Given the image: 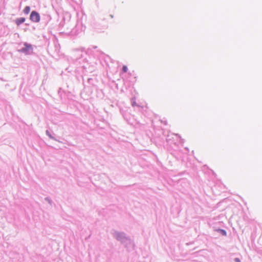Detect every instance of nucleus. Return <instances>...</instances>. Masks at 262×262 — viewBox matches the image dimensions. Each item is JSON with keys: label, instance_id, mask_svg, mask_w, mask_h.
I'll list each match as a JSON object with an SVG mask.
<instances>
[{"label": "nucleus", "instance_id": "1", "mask_svg": "<svg viewBox=\"0 0 262 262\" xmlns=\"http://www.w3.org/2000/svg\"><path fill=\"white\" fill-rule=\"evenodd\" d=\"M30 18L32 21L38 23L40 21V15L38 13L33 11L31 13Z\"/></svg>", "mask_w": 262, "mask_h": 262}, {"label": "nucleus", "instance_id": "2", "mask_svg": "<svg viewBox=\"0 0 262 262\" xmlns=\"http://www.w3.org/2000/svg\"><path fill=\"white\" fill-rule=\"evenodd\" d=\"M25 21V18L21 17L19 18H17L15 20V23L17 26H19L20 24L24 23Z\"/></svg>", "mask_w": 262, "mask_h": 262}, {"label": "nucleus", "instance_id": "3", "mask_svg": "<svg viewBox=\"0 0 262 262\" xmlns=\"http://www.w3.org/2000/svg\"><path fill=\"white\" fill-rule=\"evenodd\" d=\"M23 11H24V13L25 14H29V12H30V7H29V6H26V7L24 8V9Z\"/></svg>", "mask_w": 262, "mask_h": 262}, {"label": "nucleus", "instance_id": "4", "mask_svg": "<svg viewBox=\"0 0 262 262\" xmlns=\"http://www.w3.org/2000/svg\"><path fill=\"white\" fill-rule=\"evenodd\" d=\"M122 71L126 73L127 71V67L126 66H123L122 68Z\"/></svg>", "mask_w": 262, "mask_h": 262}, {"label": "nucleus", "instance_id": "5", "mask_svg": "<svg viewBox=\"0 0 262 262\" xmlns=\"http://www.w3.org/2000/svg\"><path fill=\"white\" fill-rule=\"evenodd\" d=\"M235 261H237V262H239V260L238 258H236L235 259Z\"/></svg>", "mask_w": 262, "mask_h": 262}, {"label": "nucleus", "instance_id": "6", "mask_svg": "<svg viewBox=\"0 0 262 262\" xmlns=\"http://www.w3.org/2000/svg\"><path fill=\"white\" fill-rule=\"evenodd\" d=\"M223 234H226V231H224V232H223Z\"/></svg>", "mask_w": 262, "mask_h": 262}, {"label": "nucleus", "instance_id": "7", "mask_svg": "<svg viewBox=\"0 0 262 262\" xmlns=\"http://www.w3.org/2000/svg\"><path fill=\"white\" fill-rule=\"evenodd\" d=\"M223 234H226V231H224V232H223Z\"/></svg>", "mask_w": 262, "mask_h": 262}]
</instances>
